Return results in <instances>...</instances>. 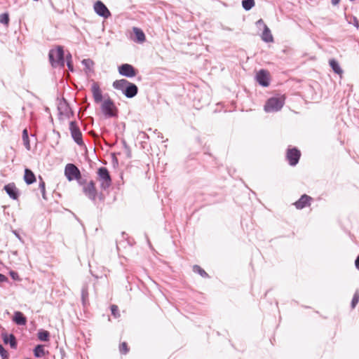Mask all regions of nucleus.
<instances>
[{"label": "nucleus", "mask_w": 359, "mask_h": 359, "mask_svg": "<svg viewBox=\"0 0 359 359\" xmlns=\"http://www.w3.org/2000/svg\"><path fill=\"white\" fill-rule=\"evenodd\" d=\"M48 56L53 67H63L65 66L64 51L62 46H57L55 49L50 50Z\"/></svg>", "instance_id": "nucleus-1"}, {"label": "nucleus", "mask_w": 359, "mask_h": 359, "mask_svg": "<svg viewBox=\"0 0 359 359\" xmlns=\"http://www.w3.org/2000/svg\"><path fill=\"white\" fill-rule=\"evenodd\" d=\"M284 104V96L272 97L266 101L264 105V111L267 113L278 111L282 109Z\"/></svg>", "instance_id": "nucleus-2"}, {"label": "nucleus", "mask_w": 359, "mask_h": 359, "mask_svg": "<svg viewBox=\"0 0 359 359\" xmlns=\"http://www.w3.org/2000/svg\"><path fill=\"white\" fill-rule=\"evenodd\" d=\"M65 175L69 181L78 180L80 184L83 182L81 180V172L79 168L72 163H68L65 168Z\"/></svg>", "instance_id": "nucleus-3"}, {"label": "nucleus", "mask_w": 359, "mask_h": 359, "mask_svg": "<svg viewBox=\"0 0 359 359\" xmlns=\"http://www.w3.org/2000/svg\"><path fill=\"white\" fill-rule=\"evenodd\" d=\"M98 180L100 183V187L106 189L111 186V179L108 170L104 167H101L97 170Z\"/></svg>", "instance_id": "nucleus-4"}, {"label": "nucleus", "mask_w": 359, "mask_h": 359, "mask_svg": "<svg viewBox=\"0 0 359 359\" xmlns=\"http://www.w3.org/2000/svg\"><path fill=\"white\" fill-rule=\"evenodd\" d=\"M69 130L75 142L80 146L83 145L82 134L76 121H71L69 123Z\"/></svg>", "instance_id": "nucleus-5"}, {"label": "nucleus", "mask_w": 359, "mask_h": 359, "mask_svg": "<svg viewBox=\"0 0 359 359\" xmlns=\"http://www.w3.org/2000/svg\"><path fill=\"white\" fill-rule=\"evenodd\" d=\"M118 73L124 76L132 78L136 76L137 71L129 64H123L118 67Z\"/></svg>", "instance_id": "nucleus-6"}, {"label": "nucleus", "mask_w": 359, "mask_h": 359, "mask_svg": "<svg viewBox=\"0 0 359 359\" xmlns=\"http://www.w3.org/2000/svg\"><path fill=\"white\" fill-rule=\"evenodd\" d=\"M83 191L89 199L92 201L95 200L97 196V190L93 181L91 180L84 185L83 187Z\"/></svg>", "instance_id": "nucleus-7"}, {"label": "nucleus", "mask_w": 359, "mask_h": 359, "mask_svg": "<svg viewBox=\"0 0 359 359\" xmlns=\"http://www.w3.org/2000/svg\"><path fill=\"white\" fill-rule=\"evenodd\" d=\"M94 11L100 16L107 18L111 13L106 6L100 1H97L94 4Z\"/></svg>", "instance_id": "nucleus-8"}, {"label": "nucleus", "mask_w": 359, "mask_h": 359, "mask_svg": "<svg viewBox=\"0 0 359 359\" xmlns=\"http://www.w3.org/2000/svg\"><path fill=\"white\" fill-rule=\"evenodd\" d=\"M300 156V151L296 148L287 149L286 157L291 165H295L298 163Z\"/></svg>", "instance_id": "nucleus-9"}, {"label": "nucleus", "mask_w": 359, "mask_h": 359, "mask_svg": "<svg viewBox=\"0 0 359 359\" xmlns=\"http://www.w3.org/2000/svg\"><path fill=\"white\" fill-rule=\"evenodd\" d=\"M114 108V102L110 99L105 100L101 106V109L104 114L109 117L114 116V113L113 111Z\"/></svg>", "instance_id": "nucleus-10"}, {"label": "nucleus", "mask_w": 359, "mask_h": 359, "mask_svg": "<svg viewBox=\"0 0 359 359\" xmlns=\"http://www.w3.org/2000/svg\"><path fill=\"white\" fill-rule=\"evenodd\" d=\"M256 80L261 86L267 87L269 85V72L264 69L259 70L256 74Z\"/></svg>", "instance_id": "nucleus-11"}, {"label": "nucleus", "mask_w": 359, "mask_h": 359, "mask_svg": "<svg viewBox=\"0 0 359 359\" xmlns=\"http://www.w3.org/2000/svg\"><path fill=\"white\" fill-rule=\"evenodd\" d=\"M311 200V197L306 194H304L297 201L294 203V205L297 209L301 210L306 206H309Z\"/></svg>", "instance_id": "nucleus-12"}, {"label": "nucleus", "mask_w": 359, "mask_h": 359, "mask_svg": "<svg viewBox=\"0 0 359 359\" xmlns=\"http://www.w3.org/2000/svg\"><path fill=\"white\" fill-rule=\"evenodd\" d=\"M91 91L94 100L96 103H100L102 100V91L98 83H93L91 86Z\"/></svg>", "instance_id": "nucleus-13"}, {"label": "nucleus", "mask_w": 359, "mask_h": 359, "mask_svg": "<svg viewBox=\"0 0 359 359\" xmlns=\"http://www.w3.org/2000/svg\"><path fill=\"white\" fill-rule=\"evenodd\" d=\"M4 190L12 199H18V191L14 183H10L6 185L4 187Z\"/></svg>", "instance_id": "nucleus-14"}, {"label": "nucleus", "mask_w": 359, "mask_h": 359, "mask_svg": "<svg viewBox=\"0 0 359 359\" xmlns=\"http://www.w3.org/2000/svg\"><path fill=\"white\" fill-rule=\"evenodd\" d=\"M133 33L135 34V38L133 40L138 43H142L146 41V36L143 31L138 27L133 28Z\"/></svg>", "instance_id": "nucleus-15"}, {"label": "nucleus", "mask_w": 359, "mask_h": 359, "mask_svg": "<svg viewBox=\"0 0 359 359\" xmlns=\"http://www.w3.org/2000/svg\"><path fill=\"white\" fill-rule=\"evenodd\" d=\"M137 92L138 88L137 86L130 82L129 84L127 86L126 88L125 89L123 94L126 97L128 98H132L137 94Z\"/></svg>", "instance_id": "nucleus-16"}, {"label": "nucleus", "mask_w": 359, "mask_h": 359, "mask_svg": "<svg viewBox=\"0 0 359 359\" xmlns=\"http://www.w3.org/2000/svg\"><path fill=\"white\" fill-rule=\"evenodd\" d=\"M129 83L130 82L126 79L116 80L114 81L113 87L115 89L120 90L123 93Z\"/></svg>", "instance_id": "nucleus-17"}, {"label": "nucleus", "mask_w": 359, "mask_h": 359, "mask_svg": "<svg viewBox=\"0 0 359 359\" xmlns=\"http://www.w3.org/2000/svg\"><path fill=\"white\" fill-rule=\"evenodd\" d=\"M262 39L267 43L273 41V37L271 34V30L266 25H264V30L262 34Z\"/></svg>", "instance_id": "nucleus-18"}, {"label": "nucleus", "mask_w": 359, "mask_h": 359, "mask_svg": "<svg viewBox=\"0 0 359 359\" xmlns=\"http://www.w3.org/2000/svg\"><path fill=\"white\" fill-rule=\"evenodd\" d=\"M24 180L27 184H31L36 181V177L33 172L27 168L25 170Z\"/></svg>", "instance_id": "nucleus-19"}, {"label": "nucleus", "mask_w": 359, "mask_h": 359, "mask_svg": "<svg viewBox=\"0 0 359 359\" xmlns=\"http://www.w3.org/2000/svg\"><path fill=\"white\" fill-rule=\"evenodd\" d=\"M14 322L19 325H25L27 323L26 318L20 311H16L14 313Z\"/></svg>", "instance_id": "nucleus-20"}, {"label": "nucleus", "mask_w": 359, "mask_h": 359, "mask_svg": "<svg viewBox=\"0 0 359 359\" xmlns=\"http://www.w3.org/2000/svg\"><path fill=\"white\" fill-rule=\"evenodd\" d=\"M3 339L5 344H9L11 347L13 348H16V341L14 335L13 334H5L3 336Z\"/></svg>", "instance_id": "nucleus-21"}, {"label": "nucleus", "mask_w": 359, "mask_h": 359, "mask_svg": "<svg viewBox=\"0 0 359 359\" xmlns=\"http://www.w3.org/2000/svg\"><path fill=\"white\" fill-rule=\"evenodd\" d=\"M330 67L332 70L337 74L341 75L343 73V70L340 67L339 63L334 59H332L329 62Z\"/></svg>", "instance_id": "nucleus-22"}, {"label": "nucleus", "mask_w": 359, "mask_h": 359, "mask_svg": "<svg viewBox=\"0 0 359 359\" xmlns=\"http://www.w3.org/2000/svg\"><path fill=\"white\" fill-rule=\"evenodd\" d=\"M34 356L41 358L45 355V349L43 345H37L34 350Z\"/></svg>", "instance_id": "nucleus-23"}, {"label": "nucleus", "mask_w": 359, "mask_h": 359, "mask_svg": "<svg viewBox=\"0 0 359 359\" xmlns=\"http://www.w3.org/2000/svg\"><path fill=\"white\" fill-rule=\"evenodd\" d=\"M22 141L25 147L27 150H30V144L28 136V132L27 129H24L22 131Z\"/></svg>", "instance_id": "nucleus-24"}, {"label": "nucleus", "mask_w": 359, "mask_h": 359, "mask_svg": "<svg viewBox=\"0 0 359 359\" xmlns=\"http://www.w3.org/2000/svg\"><path fill=\"white\" fill-rule=\"evenodd\" d=\"M50 334L48 331L41 330L38 332V338L40 341H48L49 340Z\"/></svg>", "instance_id": "nucleus-25"}, {"label": "nucleus", "mask_w": 359, "mask_h": 359, "mask_svg": "<svg viewBox=\"0 0 359 359\" xmlns=\"http://www.w3.org/2000/svg\"><path fill=\"white\" fill-rule=\"evenodd\" d=\"M242 6L245 11H249L255 6V1L254 0H243Z\"/></svg>", "instance_id": "nucleus-26"}, {"label": "nucleus", "mask_w": 359, "mask_h": 359, "mask_svg": "<svg viewBox=\"0 0 359 359\" xmlns=\"http://www.w3.org/2000/svg\"><path fill=\"white\" fill-rule=\"evenodd\" d=\"M193 270L194 272L199 273L202 277H208V273L198 265L194 266Z\"/></svg>", "instance_id": "nucleus-27"}, {"label": "nucleus", "mask_w": 359, "mask_h": 359, "mask_svg": "<svg viewBox=\"0 0 359 359\" xmlns=\"http://www.w3.org/2000/svg\"><path fill=\"white\" fill-rule=\"evenodd\" d=\"M88 287H87V286H83L81 290V298H82L83 304L86 303V301L88 299Z\"/></svg>", "instance_id": "nucleus-28"}, {"label": "nucleus", "mask_w": 359, "mask_h": 359, "mask_svg": "<svg viewBox=\"0 0 359 359\" xmlns=\"http://www.w3.org/2000/svg\"><path fill=\"white\" fill-rule=\"evenodd\" d=\"M359 302V291L356 290L351 301L352 309L355 308Z\"/></svg>", "instance_id": "nucleus-29"}, {"label": "nucleus", "mask_w": 359, "mask_h": 359, "mask_svg": "<svg viewBox=\"0 0 359 359\" xmlns=\"http://www.w3.org/2000/svg\"><path fill=\"white\" fill-rule=\"evenodd\" d=\"M0 22L4 25H8L9 22V16L7 13L0 15Z\"/></svg>", "instance_id": "nucleus-30"}, {"label": "nucleus", "mask_w": 359, "mask_h": 359, "mask_svg": "<svg viewBox=\"0 0 359 359\" xmlns=\"http://www.w3.org/2000/svg\"><path fill=\"white\" fill-rule=\"evenodd\" d=\"M40 180H41V181L39 183V189H41L43 198L46 200L45 182L41 177H40Z\"/></svg>", "instance_id": "nucleus-31"}, {"label": "nucleus", "mask_w": 359, "mask_h": 359, "mask_svg": "<svg viewBox=\"0 0 359 359\" xmlns=\"http://www.w3.org/2000/svg\"><path fill=\"white\" fill-rule=\"evenodd\" d=\"M81 62L88 69H90V68L93 65V62L90 59H84L82 60Z\"/></svg>", "instance_id": "nucleus-32"}, {"label": "nucleus", "mask_w": 359, "mask_h": 359, "mask_svg": "<svg viewBox=\"0 0 359 359\" xmlns=\"http://www.w3.org/2000/svg\"><path fill=\"white\" fill-rule=\"evenodd\" d=\"M119 351L123 354H126L128 352V348L126 342H123L120 344Z\"/></svg>", "instance_id": "nucleus-33"}, {"label": "nucleus", "mask_w": 359, "mask_h": 359, "mask_svg": "<svg viewBox=\"0 0 359 359\" xmlns=\"http://www.w3.org/2000/svg\"><path fill=\"white\" fill-rule=\"evenodd\" d=\"M111 314L115 317V318H118L120 315H119V313H118V308L116 305H111Z\"/></svg>", "instance_id": "nucleus-34"}, {"label": "nucleus", "mask_w": 359, "mask_h": 359, "mask_svg": "<svg viewBox=\"0 0 359 359\" xmlns=\"http://www.w3.org/2000/svg\"><path fill=\"white\" fill-rule=\"evenodd\" d=\"M0 355L2 358V359H8V354L7 351L4 348L2 345L0 344Z\"/></svg>", "instance_id": "nucleus-35"}, {"label": "nucleus", "mask_w": 359, "mask_h": 359, "mask_svg": "<svg viewBox=\"0 0 359 359\" xmlns=\"http://www.w3.org/2000/svg\"><path fill=\"white\" fill-rule=\"evenodd\" d=\"M67 65L69 69L72 72L74 69H73V65L72 63V60H68Z\"/></svg>", "instance_id": "nucleus-36"}, {"label": "nucleus", "mask_w": 359, "mask_h": 359, "mask_svg": "<svg viewBox=\"0 0 359 359\" xmlns=\"http://www.w3.org/2000/svg\"><path fill=\"white\" fill-rule=\"evenodd\" d=\"M7 278L4 275L0 273V282H5Z\"/></svg>", "instance_id": "nucleus-37"}, {"label": "nucleus", "mask_w": 359, "mask_h": 359, "mask_svg": "<svg viewBox=\"0 0 359 359\" xmlns=\"http://www.w3.org/2000/svg\"><path fill=\"white\" fill-rule=\"evenodd\" d=\"M355 265L356 269L359 270V255L358 256V257L356 258V259L355 261Z\"/></svg>", "instance_id": "nucleus-38"}, {"label": "nucleus", "mask_w": 359, "mask_h": 359, "mask_svg": "<svg viewBox=\"0 0 359 359\" xmlns=\"http://www.w3.org/2000/svg\"><path fill=\"white\" fill-rule=\"evenodd\" d=\"M14 234L15 235V236L22 242L23 243V240L22 239V238L20 237V236L15 231H13Z\"/></svg>", "instance_id": "nucleus-39"}, {"label": "nucleus", "mask_w": 359, "mask_h": 359, "mask_svg": "<svg viewBox=\"0 0 359 359\" xmlns=\"http://www.w3.org/2000/svg\"><path fill=\"white\" fill-rule=\"evenodd\" d=\"M10 274L13 279H16L18 274L15 272L11 271Z\"/></svg>", "instance_id": "nucleus-40"}, {"label": "nucleus", "mask_w": 359, "mask_h": 359, "mask_svg": "<svg viewBox=\"0 0 359 359\" xmlns=\"http://www.w3.org/2000/svg\"><path fill=\"white\" fill-rule=\"evenodd\" d=\"M257 24H258V25H263V26H264V25H265V24H264V21H263L262 19L259 20L257 22Z\"/></svg>", "instance_id": "nucleus-41"}, {"label": "nucleus", "mask_w": 359, "mask_h": 359, "mask_svg": "<svg viewBox=\"0 0 359 359\" xmlns=\"http://www.w3.org/2000/svg\"><path fill=\"white\" fill-rule=\"evenodd\" d=\"M66 59H67V62L69 60H72V55L70 53H69L67 57H66Z\"/></svg>", "instance_id": "nucleus-42"}, {"label": "nucleus", "mask_w": 359, "mask_h": 359, "mask_svg": "<svg viewBox=\"0 0 359 359\" xmlns=\"http://www.w3.org/2000/svg\"><path fill=\"white\" fill-rule=\"evenodd\" d=\"M339 0H332V3L334 5H336L339 3Z\"/></svg>", "instance_id": "nucleus-43"}]
</instances>
